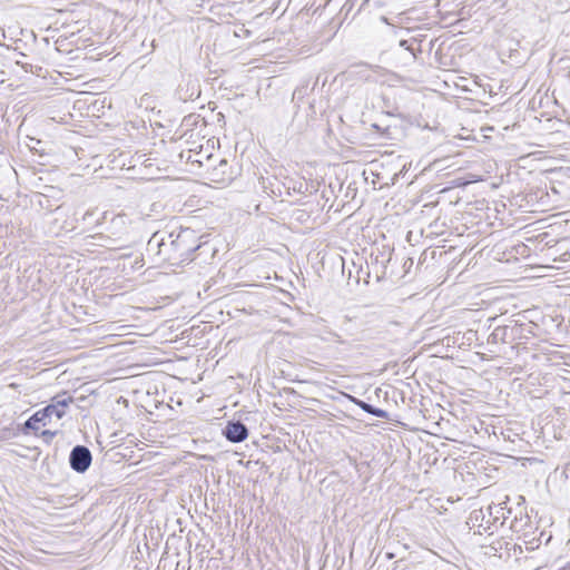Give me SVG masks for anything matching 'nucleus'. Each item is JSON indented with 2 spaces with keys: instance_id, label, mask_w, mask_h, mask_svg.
<instances>
[{
  "instance_id": "f257e3e1",
  "label": "nucleus",
  "mask_w": 570,
  "mask_h": 570,
  "mask_svg": "<svg viewBox=\"0 0 570 570\" xmlns=\"http://www.w3.org/2000/svg\"><path fill=\"white\" fill-rule=\"evenodd\" d=\"M200 247L195 230L179 228L167 234L155 233L147 243V252L155 256L158 264L173 266L191 261V255Z\"/></svg>"
},
{
  "instance_id": "f03ea898",
  "label": "nucleus",
  "mask_w": 570,
  "mask_h": 570,
  "mask_svg": "<svg viewBox=\"0 0 570 570\" xmlns=\"http://www.w3.org/2000/svg\"><path fill=\"white\" fill-rule=\"evenodd\" d=\"M73 402L72 396L67 392L59 393L52 397L51 403L32 414L24 423V430H38V423L46 425L48 420L55 415L61 419L66 414V409Z\"/></svg>"
},
{
  "instance_id": "7ed1b4c3",
  "label": "nucleus",
  "mask_w": 570,
  "mask_h": 570,
  "mask_svg": "<svg viewBox=\"0 0 570 570\" xmlns=\"http://www.w3.org/2000/svg\"><path fill=\"white\" fill-rule=\"evenodd\" d=\"M107 232V238L111 244L119 247L125 246L131 238V220L126 214L115 215L109 222Z\"/></svg>"
},
{
  "instance_id": "20e7f679",
  "label": "nucleus",
  "mask_w": 570,
  "mask_h": 570,
  "mask_svg": "<svg viewBox=\"0 0 570 570\" xmlns=\"http://www.w3.org/2000/svg\"><path fill=\"white\" fill-rule=\"evenodd\" d=\"M524 332L523 324H514L512 326H497L488 337V343H508L515 338L522 337Z\"/></svg>"
},
{
  "instance_id": "39448f33",
  "label": "nucleus",
  "mask_w": 570,
  "mask_h": 570,
  "mask_svg": "<svg viewBox=\"0 0 570 570\" xmlns=\"http://www.w3.org/2000/svg\"><path fill=\"white\" fill-rule=\"evenodd\" d=\"M92 461L90 450L85 445H76L69 455L70 468L77 473H85Z\"/></svg>"
},
{
  "instance_id": "423d86ee",
  "label": "nucleus",
  "mask_w": 570,
  "mask_h": 570,
  "mask_svg": "<svg viewBox=\"0 0 570 570\" xmlns=\"http://www.w3.org/2000/svg\"><path fill=\"white\" fill-rule=\"evenodd\" d=\"M417 53H421L420 41L414 37L400 40L399 51H395V55L402 60L404 66L414 63Z\"/></svg>"
},
{
  "instance_id": "0eeeda50",
  "label": "nucleus",
  "mask_w": 570,
  "mask_h": 570,
  "mask_svg": "<svg viewBox=\"0 0 570 570\" xmlns=\"http://www.w3.org/2000/svg\"><path fill=\"white\" fill-rule=\"evenodd\" d=\"M223 435L229 442L239 443L248 438V429L240 421H229L223 430Z\"/></svg>"
},
{
  "instance_id": "6e6552de",
  "label": "nucleus",
  "mask_w": 570,
  "mask_h": 570,
  "mask_svg": "<svg viewBox=\"0 0 570 570\" xmlns=\"http://www.w3.org/2000/svg\"><path fill=\"white\" fill-rule=\"evenodd\" d=\"M228 168V163L225 159H222L219 165L213 169L210 173V178L214 181L226 183L232 179V174H227L226 169Z\"/></svg>"
},
{
  "instance_id": "1a4fd4ad",
  "label": "nucleus",
  "mask_w": 570,
  "mask_h": 570,
  "mask_svg": "<svg viewBox=\"0 0 570 570\" xmlns=\"http://www.w3.org/2000/svg\"><path fill=\"white\" fill-rule=\"evenodd\" d=\"M340 328L343 333L352 337L351 340H348L351 346L353 345V343L361 341V338L357 337L356 335L354 322L352 318L345 316L341 323Z\"/></svg>"
},
{
  "instance_id": "9d476101",
  "label": "nucleus",
  "mask_w": 570,
  "mask_h": 570,
  "mask_svg": "<svg viewBox=\"0 0 570 570\" xmlns=\"http://www.w3.org/2000/svg\"><path fill=\"white\" fill-rule=\"evenodd\" d=\"M356 404L366 413L372 414L380 419H387L389 413L382 409L375 407L364 401H356Z\"/></svg>"
},
{
  "instance_id": "9b49d317",
  "label": "nucleus",
  "mask_w": 570,
  "mask_h": 570,
  "mask_svg": "<svg viewBox=\"0 0 570 570\" xmlns=\"http://www.w3.org/2000/svg\"><path fill=\"white\" fill-rule=\"evenodd\" d=\"M95 215H96V210L90 209V210H87L86 213H83L80 218H76V220L77 222H82L83 224H88V225L94 224V225L98 226V225L102 224L101 219H106L107 218V214L104 213L101 218H97L95 222H91V218Z\"/></svg>"
},
{
  "instance_id": "f8f14e48",
  "label": "nucleus",
  "mask_w": 570,
  "mask_h": 570,
  "mask_svg": "<svg viewBox=\"0 0 570 570\" xmlns=\"http://www.w3.org/2000/svg\"><path fill=\"white\" fill-rule=\"evenodd\" d=\"M326 334L328 336L324 337L323 340H325L327 342H332V343L338 344V345L351 346L350 341L344 338L341 334H338V333H336L334 331H327Z\"/></svg>"
},
{
  "instance_id": "ddd939ff",
  "label": "nucleus",
  "mask_w": 570,
  "mask_h": 570,
  "mask_svg": "<svg viewBox=\"0 0 570 570\" xmlns=\"http://www.w3.org/2000/svg\"><path fill=\"white\" fill-rule=\"evenodd\" d=\"M57 432L55 431H50V430H45L42 431L41 435L45 438V440L47 442H50L51 439L56 435Z\"/></svg>"
}]
</instances>
